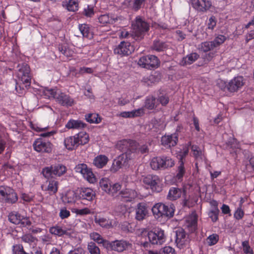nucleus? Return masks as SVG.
<instances>
[{"mask_svg":"<svg viewBox=\"0 0 254 254\" xmlns=\"http://www.w3.org/2000/svg\"><path fill=\"white\" fill-rule=\"evenodd\" d=\"M192 7L198 12H205L212 6L210 0H190Z\"/></svg>","mask_w":254,"mask_h":254,"instance_id":"16","label":"nucleus"},{"mask_svg":"<svg viewBox=\"0 0 254 254\" xmlns=\"http://www.w3.org/2000/svg\"><path fill=\"white\" fill-rule=\"evenodd\" d=\"M199 51L207 52L210 50H213L214 48L211 42L206 41L201 43L198 46Z\"/></svg>","mask_w":254,"mask_h":254,"instance_id":"44","label":"nucleus"},{"mask_svg":"<svg viewBox=\"0 0 254 254\" xmlns=\"http://www.w3.org/2000/svg\"><path fill=\"white\" fill-rule=\"evenodd\" d=\"M13 254H28L26 253L21 245H16L13 247Z\"/></svg>","mask_w":254,"mask_h":254,"instance_id":"58","label":"nucleus"},{"mask_svg":"<svg viewBox=\"0 0 254 254\" xmlns=\"http://www.w3.org/2000/svg\"><path fill=\"white\" fill-rule=\"evenodd\" d=\"M218 86L220 89L225 92H230L229 89V82L227 83L224 80H220L217 83Z\"/></svg>","mask_w":254,"mask_h":254,"instance_id":"53","label":"nucleus"},{"mask_svg":"<svg viewBox=\"0 0 254 254\" xmlns=\"http://www.w3.org/2000/svg\"><path fill=\"white\" fill-rule=\"evenodd\" d=\"M76 193L72 190H69L66 192L65 194L62 197L64 202L67 203H73L77 199Z\"/></svg>","mask_w":254,"mask_h":254,"instance_id":"30","label":"nucleus"},{"mask_svg":"<svg viewBox=\"0 0 254 254\" xmlns=\"http://www.w3.org/2000/svg\"><path fill=\"white\" fill-rule=\"evenodd\" d=\"M78 197L82 199L92 201L95 197V193L91 189L81 188L79 190Z\"/></svg>","mask_w":254,"mask_h":254,"instance_id":"27","label":"nucleus"},{"mask_svg":"<svg viewBox=\"0 0 254 254\" xmlns=\"http://www.w3.org/2000/svg\"><path fill=\"white\" fill-rule=\"evenodd\" d=\"M89 141V136L85 132H80L74 136L65 138L64 143L65 147L68 150H72L79 145H83Z\"/></svg>","mask_w":254,"mask_h":254,"instance_id":"1","label":"nucleus"},{"mask_svg":"<svg viewBox=\"0 0 254 254\" xmlns=\"http://www.w3.org/2000/svg\"><path fill=\"white\" fill-rule=\"evenodd\" d=\"M90 238L93 241L96 242L98 244H102L105 248V243L108 241L105 240L101 235L97 232H93L90 234Z\"/></svg>","mask_w":254,"mask_h":254,"instance_id":"39","label":"nucleus"},{"mask_svg":"<svg viewBox=\"0 0 254 254\" xmlns=\"http://www.w3.org/2000/svg\"><path fill=\"white\" fill-rule=\"evenodd\" d=\"M122 20V18L121 17L112 14L101 15L98 18L99 22L102 26L113 24L117 22L119 20Z\"/></svg>","mask_w":254,"mask_h":254,"instance_id":"22","label":"nucleus"},{"mask_svg":"<svg viewBox=\"0 0 254 254\" xmlns=\"http://www.w3.org/2000/svg\"><path fill=\"white\" fill-rule=\"evenodd\" d=\"M186 170L184 167V163L183 161H179V165L178 167L177 174L176 175V178L180 180L183 177Z\"/></svg>","mask_w":254,"mask_h":254,"instance_id":"46","label":"nucleus"},{"mask_svg":"<svg viewBox=\"0 0 254 254\" xmlns=\"http://www.w3.org/2000/svg\"><path fill=\"white\" fill-rule=\"evenodd\" d=\"M197 221V216L195 212H193L185 218V226L190 232H192L196 229Z\"/></svg>","mask_w":254,"mask_h":254,"instance_id":"23","label":"nucleus"},{"mask_svg":"<svg viewBox=\"0 0 254 254\" xmlns=\"http://www.w3.org/2000/svg\"><path fill=\"white\" fill-rule=\"evenodd\" d=\"M191 152H192L193 156L196 160H202L203 157V154L200 148L195 145H193L191 147Z\"/></svg>","mask_w":254,"mask_h":254,"instance_id":"45","label":"nucleus"},{"mask_svg":"<svg viewBox=\"0 0 254 254\" xmlns=\"http://www.w3.org/2000/svg\"><path fill=\"white\" fill-rule=\"evenodd\" d=\"M86 125L80 120H75L71 119L69 120L65 127L68 129H82L85 127Z\"/></svg>","mask_w":254,"mask_h":254,"instance_id":"31","label":"nucleus"},{"mask_svg":"<svg viewBox=\"0 0 254 254\" xmlns=\"http://www.w3.org/2000/svg\"><path fill=\"white\" fill-rule=\"evenodd\" d=\"M101 189L106 193L114 195L121 189V185L119 183L112 185L111 181L108 178H103L99 182Z\"/></svg>","mask_w":254,"mask_h":254,"instance_id":"9","label":"nucleus"},{"mask_svg":"<svg viewBox=\"0 0 254 254\" xmlns=\"http://www.w3.org/2000/svg\"><path fill=\"white\" fill-rule=\"evenodd\" d=\"M142 81L146 83L148 85H150V83H154L157 81L155 75L151 74L149 76L144 77Z\"/></svg>","mask_w":254,"mask_h":254,"instance_id":"57","label":"nucleus"},{"mask_svg":"<svg viewBox=\"0 0 254 254\" xmlns=\"http://www.w3.org/2000/svg\"><path fill=\"white\" fill-rule=\"evenodd\" d=\"M243 251L245 254H254L253 249L250 247L249 242L245 241L242 242Z\"/></svg>","mask_w":254,"mask_h":254,"instance_id":"54","label":"nucleus"},{"mask_svg":"<svg viewBox=\"0 0 254 254\" xmlns=\"http://www.w3.org/2000/svg\"><path fill=\"white\" fill-rule=\"evenodd\" d=\"M148 237L150 243L154 245H162L166 241L164 231L161 229L149 232Z\"/></svg>","mask_w":254,"mask_h":254,"instance_id":"13","label":"nucleus"},{"mask_svg":"<svg viewBox=\"0 0 254 254\" xmlns=\"http://www.w3.org/2000/svg\"><path fill=\"white\" fill-rule=\"evenodd\" d=\"M21 240L23 242L25 243L31 244V243L35 242V241L36 240V239L35 237H34L31 234H26L23 235L21 237Z\"/></svg>","mask_w":254,"mask_h":254,"instance_id":"55","label":"nucleus"},{"mask_svg":"<svg viewBox=\"0 0 254 254\" xmlns=\"http://www.w3.org/2000/svg\"><path fill=\"white\" fill-rule=\"evenodd\" d=\"M182 191L180 189L172 187L170 188L167 198L170 200H175L181 196Z\"/></svg>","mask_w":254,"mask_h":254,"instance_id":"36","label":"nucleus"},{"mask_svg":"<svg viewBox=\"0 0 254 254\" xmlns=\"http://www.w3.org/2000/svg\"><path fill=\"white\" fill-rule=\"evenodd\" d=\"M59 216L62 219L66 218L70 216V212L65 208H62L60 210Z\"/></svg>","mask_w":254,"mask_h":254,"instance_id":"63","label":"nucleus"},{"mask_svg":"<svg viewBox=\"0 0 254 254\" xmlns=\"http://www.w3.org/2000/svg\"><path fill=\"white\" fill-rule=\"evenodd\" d=\"M143 183L149 186L152 191L159 192L162 190L163 184L160 177L155 175H148L143 178Z\"/></svg>","mask_w":254,"mask_h":254,"instance_id":"8","label":"nucleus"},{"mask_svg":"<svg viewBox=\"0 0 254 254\" xmlns=\"http://www.w3.org/2000/svg\"><path fill=\"white\" fill-rule=\"evenodd\" d=\"M225 40L226 37L224 36L219 35L217 37H216L213 41L211 42L214 48H215L223 44Z\"/></svg>","mask_w":254,"mask_h":254,"instance_id":"49","label":"nucleus"},{"mask_svg":"<svg viewBox=\"0 0 254 254\" xmlns=\"http://www.w3.org/2000/svg\"><path fill=\"white\" fill-rule=\"evenodd\" d=\"M152 211L155 217H172L174 209L172 206H167L162 203L155 204L152 208Z\"/></svg>","mask_w":254,"mask_h":254,"instance_id":"5","label":"nucleus"},{"mask_svg":"<svg viewBox=\"0 0 254 254\" xmlns=\"http://www.w3.org/2000/svg\"><path fill=\"white\" fill-rule=\"evenodd\" d=\"M18 200L14 190L8 187L0 186V202L14 203Z\"/></svg>","mask_w":254,"mask_h":254,"instance_id":"7","label":"nucleus"},{"mask_svg":"<svg viewBox=\"0 0 254 254\" xmlns=\"http://www.w3.org/2000/svg\"><path fill=\"white\" fill-rule=\"evenodd\" d=\"M148 213V210L145 204L143 203H139L135 208V218L138 221L142 220Z\"/></svg>","mask_w":254,"mask_h":254,"instance_id":"28","label":"nucleus"},{"mask_svg":"<svg viewBox=\"0 0 254 254\" xmlns=\"http://www.w3.org/2000/svg\"><path fill=\"white\" fill-rule=\"evenodd\" d=\"M148 29V24L140 16H137L132 23L131 36L136 40L141 39L143 34L147 31Z\"/></svg>","mask_w":254,"mask_h":254,"instance_id":"3","label":"nucleus"},{"mask_svg":"<svg viewBox=\"0 0 254 254\" xmlns=\"http://www.w3.org/2000/svg\"><path fill=\"white\" fill-rule=\"evenodd\" d=\"M75 171L77 173H80L83 178L91 184H93L97 181L96 177L92 170L85 164H79L76 165L75 167Z\"/></svg>","mask_w":254,"mask_h":254,"instance_id":"11","label":"nucleus"},{"mask_svg":"<svg viewBox=\"0 0 254 254\" xmlns=\"http://www.w3.org/2000/svg\"><path fill=\"white\" fill-rule=\"evenodd\" d=\"M219 212V209H212L209 211L208 215L213 222H216L218 220Z\"/></svg>","mask_w":254,"mask_h":254,"instance_id":"56","label":"nucleus"},{"mask_svg":"<svg viewBox=\"0 0 254 254\" xmlns=\"http://www.w3.org/2000/svg\"><path fill=\"white\" fill-rule=\"evenodd\" d=\"M108 158L104 155L97 156L93 160V164L98 168H102L108 163Z\"/></svg>","mask_w":254,"mask_h":254,"instance_id":"32","label":"nucleus"},{"mask_svg":"<svg viewBox=\"0 0 254 254\" xmlns=\"http://www.w3.org/2000/svg\"><path fill=\"white\" fill-rule=\"evenodd\" d=\"M217 23L216 18L214 16H211L208 20L207 23V28L210 30H213L215 27Z\"/></svg>","mask_w":254,"mask_h":254,"instance_id":"59","label":"nucleus"},{"mask_svg":"<svg viewBox=\"0 0 254 254\" xmlns=\"http://www.w3.org/2000/svg\"><path fill=\"white\" fill-rule=\"evenodd\" d=\"M132 185H133V183L128 184L127 188L121 191L119 193L121 197L124 198L125 201H131L137 197V192L130 188Z\"/></svg>","mask_w":254,"mask_h":254,"instance_id":"20","label":"nucleus"},{"mask_svg":"<svg viewBox=\"0 0 254 254\" xmlns=\"http://www.w3.org/2000/svg\"><path fill=\"white\" fill-rule=\"evenodd\" d=\"M130 244L124 240H116L111 242H108L105 243V248L118 252H122L126 250Z\"/></svg>","mask_w":254,"mask_h":254,"instance_id":"14","label":"nucleus"},{"mask_svg":"<svg viewBox=\"0 0 254 254\" xmlns=\"http://www.w3.org/2000/svg\"><path fill=\"white\" fill-rule=\"evenodd\" d=\"M136 145V142L133 140L123 139L117 142L116 147L122 151H132L135 149Z\"/></svg>","mask_w":254,"mask_h":254,"instance_id":"21","label":"nucleus"},{"mask_svg":"<svg viewBox=\"0 0 254 254\" xmlns=\"http://www.w3.org/2000/svg\"><path fill=\"white\" fill-rule=\"evenodd\" d=\"M219 240V236L216 234L210 235L206 239V242L209 246L215 245Z\"/></svg>","mask_w":254,"mask_h":254,"instance_id":"50","label":"nucleus"},{"mask_svg":"<svg viewBox=\"0 0 254 254\" xmlns=\"http://www.w3.org/2000/svg\"><path fill=\"white\" fill-rule=\"evenodd\" d=\"M59 89H46L43 91L44 95L45 96V98H56V97L57 94V92Z\"/></svg>","mask_w":254,"mask_h":254,"instance_id":"48","label":"nucleus"},{"mask_svg":"<svg viewBox=\"0 0 254 254\" xmlns=\"http://www.w3.org/2000/svg\"><path fill=\"white\" fill-rule=\"evenodd\" d=\"M59 182L55 180H49L41 186L42 190L50 195L55 194L58 190Z\"/></svg>","mask_w":254,"mask_h":254,"instance_id":"19","label":"nucleus"},{"mask_svg":"<svg viewBox=\"0 0 254 254\" xmlns=\"http://www.w3.org/2000/svg\"><path fill=\"white\" fill-rule=\"evenodd\" d=\"M8 217V220L11 223L20 225L21 227H26L31 225L29 217L21 215L17 212H11L9 214Z\"/></svg>","mask_w":254,"mask_h":254,"instance_id":"12","label":"nucleus"},{"mask_svg":"<svg viewBox=\"0 0 254 254\" xmlns=\"http://www.w3.org/2000/svg\"><path fill=\"white\" fill-rule=\"evenodd\" d=\"M55 99L63 106H71L73 104V100L68 95L61 92L59 89Z\"/></svg>","mask_w":254,"mask_h":254,"instance_id":"25","label":"nucleus"},{"mask_svg":"<svg viewBox=\"0 0 254 254\" xmlns=\"http://www.w3.org/2000/svg\"><path fill=\"white\" fill-rule=\"evenodd\" d=\"M149 254H175V251L170 246H165L160 250L159 254L150 252Z\"/></svg>","mask_w":254,"mask_h":254,"instance_id":"47","label":"nucleus"},{"mask_svg":"<svg viewBox=\"0 0 254 254\" xmlns=\"http://www.w3.org/2000/svg\"><path fill=\"white\" fill-rule=\"evenodd\" d=\"M71 211L77 215H84L91 213L90 210L87 207L83 209L72 208Z\"/></svg>","mask_w":254,"mask_h":254,"instance_id":"51","label":"nucleus"},{"mask_svg":"<svg viewBox=\"0 0 254 254\" xmlns=\"http://www.w3.org/2000/svg\"><path fill=\"white\" fill-rule=\"evenodd\" d=\"M167 45L165 43L159 40H155L153 42L152 49L157 52L163 51L167 49Z\"/></svg>","mask_w":254,"mask_h":254,"instance_id":"42","label":"nucleus"},{"mask_svg":"<svg viewBox=\"0 0 254 254\" xmlns=\"http://www.w3.org/2000/svg\"><path fill=\"white\" fill-rule=\"evenodd\" d=\"M88 249L91 254H100L99 248L93 242H90L88 244Z\"/></svg>","mask_w":254,"mask_h":254,"instance_id":"52","label":"nucleus"},{"mask_svg":"<svg viewBox=\"0 0 254 254\" xmlns=\"http://www.w3.org/2000/svg\"><path fill=\"white\" fill-rule=\"evenodd\" d=\"M133 51V47L130 43L123 41L114 49V53L121 56H127L131 54Z\"/></svg>","mask_w":254,"mask_h":254,"instance_id":"18","label":"nucleus"},{"mask_svg":"<svg viewBox=\"0 0 254 254\" xmlns=\"http://www.w3.org/2000/svg\"><path fill=\"white\" fill-rule=\"evenodd\" d=\"M66 167L64 165L58 164L43 168L42 174L45 178L50 179L54 176L61 177L66 173Z\"/></svg>","mask_w":254,"mask_h":254,"instance_id":"6","label":"nucleus"},{"mask_svg":"<svg viewBox=\"0 0 254 254\" xmlns=\"http://www.w3.org/2000/svg\"><path fill=\"white\" fill-rule=\"evenodd\" d=\"M79 29L83 37L91 39L93 37L92 32L89 26L86 24L79 25Z\"/></svg>","mask_w":254,"mask_h":254,"instance_id":"38","label":"nucleus"},{"mask_svg":"<svg viewBox=\"0 0 254 254\" xmlns=\"http://www.w3.org/2000/svg\"><path fill=\"white\" fill-rule=\"evenodd\" d=\"M144 106L149 110H152L157 107V101L155 97L148 96L146 98Z\"/></svg>","mask_w":254,"mask_h":254,"instance_id":"41","label":"nucleus"},{"mask_svg":"<svg viewBox=\"0 0 254 254\" xmlns=\"http://www.w3.org/2000/svg\"><path fill=\"white\" fill-rule=\"evenodd\" d=\"M158 101L162 106H165L168 103L169 100L168 96L163 95L160 96L156 101Z\"/></svg>","mask_w":254,"mask_h":254,"instance_id":"64","label":"nucleus"},{"mask_svg":"<svg viewBox=\"0 0 254 254\" xmlns=\"http://www.w3.org/2000/svg\"><path fill=\"white\" fill-rule=\"evenodd\" d=\"M144 114V109L139 108L130 112H123L120 114V116L123 118H133L139 117Z\"/></svg>","mask_w":254,"mask_h":254,"instance_id":"34","label":"nucleus"},{"mask_svg":"<svg viewBox=\"0 0 254 254\" xmlns=\"http://www.w3.org/2000/svg\"><path fill=\"white\" fill-rule=\"evenodd\" d=\"M199 57V55L195 53H191L184 58L182 61L183 65L190 64L195 62Z\"/></svg>","mask_w":254,"mask_h":254,"instance_id":"40","label":"nucleus"},{"mask_svg":"<svg viewBox=\"0 0 254 254\" xmlns=\"http://www.w3.org/2000/svg\"><path fill=\"white\" fill-rule=\"evenodd\" d=\"M128 160L127 153L122 154L113 161L110 171L113 173L117 172L123 166L127 165Z\"/></svg>","mask_w":254,"mask_h":254,"instance_id":"17","label":"nucleus"},{"mask_svg":"<svg viewBox=\"0 0 254 254\" xmlns=\"http://www.w3.org/2000/svg\"><path fill=\"white\" fill-rule=\"evenodd\" d=\"M94 71V69L91 67H81L79 69L78 73L80 74H83L84 73H92Z\"/></svg>","mask_w":254,"mask_h":254,"instance_id":"62","label":"nucleus"},{"mask_svg":"<svg viewBox=\"0 0 254 254\" xmlns=\"http://www.w3.org/2000/svg\"><path fill=\"white\" fill-rule=\"evenodd\" d=\"M176 243L179 249H183L188 243V238L184 230L179 229L176 232Z\"/></svg>","mask_w":254,"mask_h":254,"instance_id":"24","label":"nucleus"},{"mask_svg":"<svg viewBox=\"0 0 254 254\" xmlns=\"http://www.w3.org/2000/svg\"><path fill=\"white\" fill-rule=\"evenodd\" d=\"M178 141V136L176 133L171 135H164L161 138L162 144L169 147L176 145Z\"/></svg>","mask_w":254,"mask_h":254,"instance_id":"29","label":"nucleus"},{"mask_svg":"<svg viewBox=\"0 0 254 254\" xmlns=\"http://www.w3.org/2000/svg\"><path fill=\"white\" fill-rule=\"evenodd\" d=\"M34 149L38 152L49 153L52 150V144L51 143L42 138L36 139L33 144Z\"/></svg>","mask_w":254,"mask_h":254,"instance_id":"15","label":"nucleus"},{"mask_svg":"<svg viewBox=\"0 0 254 254\" xmlns=\"http://www.w3.org/2000/svg\"><path fill=\"white\" fill-rule=\"evenodd\" d=\"M229 82L230 92L237 91L241 88L245 83L244 78L241 76L234 77Z\"/></svg>","mask_w":254,"mask_h":254,"instance_id":"26","label":"nucleus"},{"mask_svg":"<svg viewBox=\"0 0 254 254\" xmlns=\"http://www.w3.org/2000/svg\"><path fill=\"white\" fill-rule=\"evenodd\" d=\"M18 67L17 77L18 83L17 84H23L25 87L29 86L30 85L31 79L29 65L26 63H22L18 64Z\"/></svg>","mask_w":254,"mask_h":254,"instance_id":"4","label":"nucleus"},{"mask_svg":"<svg viewBox=\"0 0 254 254\" xmlns=\"http://www.w3.org/2000/svg\"><path fill=\"white\" fill-rule=\"evenodd\" d=\"M94 9L92 6H87L84 9V14L87 17H91L94 15Z\"/></svg>","mask_w":254,"mask_h":254,"instance_id":"61","label":"nucleus"},{"mask_svg":"<svg viewBox=\"0 0 254 254\" xmlns=\"http://www.w3.org/2000/svg\"><path fill=\"white\" fill-rule=\"evenodd\" d=\"M174 165L175 162L171 158L164 156L153 157L150 162V167L154 170H164Z\"/></svg>","mask_w":254,"mask_h":254,"instance_id":"2","label":"nucleus"},{"mask_svg":"<svg viewBox=\"0 0 254 254\" xmlns=\"http://www.w3.org/2000/svg\"><path fill=\"white\" fill-rule=\"evenodd\" d=\"M138 64L143 67L151 69L158 67L160 61L156 56L148 55L141 57L138 60Z\"/></svg>","mask_w":254,"mask_h":254,"instance_id":"10","label":"nucleus"},{"mask_svg":"<svg viewBox=\"0 0 254 254\" xmlns=\"http://www.w3.org/2000/svg\"><path fill=\"white\" fill-rule=\"evenodd\" d=\"M85 119L88 122L91 124H98L101 121V118L95 113L88 114L85 115Z\"/></svg>","mask_w":254,"mask_h":254,"instance_id":"43","label":"nucleus"},{"mask_svg":"<svg viewBox=\"0 0 254 254\" xmlns=\"http://www.w3.org/2000/svg\"><path fill=\"white\" fill-rule=\"evenodd\" d=\"M62 5L69 11H75L78 9V2L77 0H66L63 2Z\"/></svg>","mask_w":254,"mask_h":254,"instance_id":"35","label":"nucleus"},{"mask_svg":"<svg viewBox=\"0 0 254 254\" xmlns=\"http://www.w3.org/2000/svg\"><path fill=\"white\" fill-rule=\"evenodd\" d=\"M95 222L101 227L106 228H109L112 226V223L111 220L100 216L95 217Z\"/></svg>","mask_w":254,"mask_h":254,"instance_id":"37","label":"nucleus"},{"mask_svg":"<svg viewBox=\"0 0 254 254\" xmlns=\"http://www.w3.org/2000/svg\"><path fill=\"white\" fill-rule=\"evenodd\" d=\"M50 232L52 234H54L59 236H62L64 235H66L68 236H70L71 235L70 231L69 232L65 228H63L57 225L51 227L50 229Z\"/></svg>","mask_w":254,"mask_h":254,"instance_id":"33","label":"nucleus"},{"mask_svg":"<svg viewBox=\"0 0 254 254\" xmlns=\"http://www.w3.org/2000/svg\"><path fill=\"white\" fill-rule=\"evenodd\" d=\"M145 0H133L132 8L135 11L138 10L141 7V6L144 3Z\"/></svg>","mask_w":254,"mask_h":254,"instance_id":"60","label":"nucleus"}]
</instances>
